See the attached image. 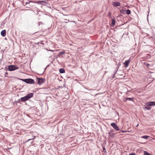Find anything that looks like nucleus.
<instances>
[{
    "instance_id": "473e14b6",
    "label": "nucleus",
    "mask_w": 155,
    "mask_h": 155,
    "mask_svg": "<svg viewBox=\"0 0 155 155\" xmlns=\"http://www.w3.org/2000/svg\"><path fill=\"white\" fill-rule=\"evenodd\" d=\"M147 65L148 66H149L150 65L149 64H147Z\"/></svg>"
},
{
    "instance_id": "ea45409f",
    "label": "nucleus",
    "mask_w": 155,
    "mask_h": 155,
    "mask_svg": "<svg viewBox=\"0 0 155 155\" xmlns=\"http://www.w3.org/2000/svg\"><path fill=\"white\" fill-rule=\"evenodd\" d=\"M1 81V79H0V81Z\"/></svg>"
},
{
    "instance_id": "9d476101",
    "label": "nucleus",
    "mask_w": 155,
    "mask_h": 155,
    "mask_svg": "<svg viewBox=\"0 0 155 155\" xmlns=\"http://www.w3.org/2000/svg\"><path fill=\"white\" fill-rule=\"evenodd\" d=\"M112 5L114 7H117L120 5V3L119 2H113L112 3Z\"/></svg>"
},
{
    "instance_id": "cd10ccee",
    "label": "nucleus",
    "mask_w": 155,
    "mask_h": 155,
    "mask_svg": "<svg viewBox=\"0 0 155 155\" xmlns=\"http://www.w3.org/2000/svg\"><path fill=\"white\" fill-rule=\"evenodd\" d=\"M129 155H136V154L135 153H132L129 154Z\"/></svg>"
},
{
    "instance_id": "7ed1b4c3",
    "label": "nucleus",
    "mask_w": 155,
    "mask_h": 155,
    "mask_svg": "<svg viewBox=\"0 0 155 155\" xmlns=\"http://www.w3.org/2000/svg\"><path fill=\"white\" fill-rule=\"evenodd\" d=\"M19 68L15 65H10L8 67V70L9 71H13L18 69Z\"/></svg>"
},
{
    "instance_id": "5701e85b",
    "label": "nucleus",
    "mask_w": 155,
    "mask_h": 155,
    "mask_svg": "<svg viewBox=\"0 0 155 155\" xmlns=\"http://www.w3.org/2000/svg\"><path fill=\"white\" fill-rule=\"evenodd\" d=\"M103 151L104 152L106 153V152H107L105 148L104 147H103Z\"/></svg>"
},
{
    "instance_id": "a878e982",
    "label": "nucleus",
    "mask_w": 155,
    "mask_h": 155,
    "mask_svg": "<svg viewBox=\"0 0 155 155\" xmlns=\"http://www.w3.org/2000/svg\"><path fill=\"white\" fill-rule=\"evenodd\" d=\"M38 25L39 26L40 25H42L43 24V23L42 22H38Z\"/></svg>"
},
{
    "instance_id": "1a4fd4ad",
    "label": "nucleus",
    "mask_w": 155,
    "mask_h": 155,
    "mask_svg": "<svg viewBox=\"0 0 155 155\" xmlns=\"http://www.w3.org/2000/svg\"><path fill=\"white\" fill-rule=\"evenodd\" d=\"M130 59L129 60L126 61L124 63V67L125 68L127 67H128L129 64L130 62Z\"/></svg>"
},
{
    "instance_id": "7c9ffc66",
    "label": "nucleus",
    "mask_w": 155,
    "mask_h": 155,
    "mask_svg": "<svg viewBox=\"0 0 155 155\" xmlns=\"http://www.w3.org/2000/svg\"><path fill=\"white\" fill-rule=\"evenodd\" d=\"M26 116L27 117H29V114H26Z\"/></svg>"
},
{
    "instance_id": "412c9836",
    "label": "nucleus",
    "mask_w": 155,
    "mask_h": 155,
    "mask_svg": "<svg viewBox=\"0 0 155 155\" xmlns=\"http://www.w3.org/2000/svg\"><path fill=\"white\" fill-rule=\"evenodd\" d=\"M150 137L149 136L145 135V136H142L141 137V138H144L145 139H147L148 138V137Z\"/></svg>"
},
{
    "instance_id": "4c0bfd02",
    "label": "nucleus",
    "mask_w": 155,
    "mask_h": 155,
    "mask_svg": "<svg viewBox=\"0 0 155 155\" xmlns=\"http://www.w3.org/2000/svg\"><path fill=\"white\" fill-rule=\"evenodd\" d=\"M50 51H53L52 50H50Z\"/></svg>"
},
{
    "instance_id": "c9c22d12",
    "label": "nucleus",
    "mask_w": 155,
    "mask_h": 155,
    "mask_svg": "<svg viewBox=\"0 0 155 155\" xmlns=\"http://www.w3.org/2000/svg\"><path fill=\"white\" fill-rule=\"evenodd\" d=\"M33 142V141H32L31 142V143H32Z\"/></svg>"
},
{
    "instance_id": "f3484780",
    "label": "nucleus",
    "mask_w": 155,
    "mask_h": 155,
    "mask_svg": "<svg viewBox=\"0 0 155 155\" xmlns=\"http://www.w3.org/2000/svg\"><path fill=\"white\" fill-rule=\"evenodd\" d=\"M21 100H20V99H18V101H15L14 102V103H15L17 105V103H19L20 104L21 103Z\"/></svg>"
},
{
    "instance_id": "c85d7f7f",
    "label": "nucleus",
    "mask_w": 155,
    "mask_h": 155,
    "mask_svg": "<svg viewBox=\"0 0 155 155\" xmlns=\"http://www.w3.org/2000/svg\"><path fill=\"white\" fill-rule=\"evenodd\" d=\"M121 131L122 132V133H125V132H126V131H123V130H121Z\"/></svg>"
},
{
    "instance_id": "b1692460",
    "label": "nucleus",
    "mask_w": 155,
    "mask_h": 155,
    "mask_svg": "<svg viewBox=\"0 0 155 155\" xmlns=\"http://www.w3.org/2000/svg\"><path fill=\"white\" fill-rule=\"evenodd\" d=\"M65 53L64 51H61L59 53V55H61L64 54Z\"/></svg>"
},
{
    "instance_id": "a211bd4d",
    "label": "nucleus",
    "mask_w": 155,
    "mask_h": 155,
    "mask_svg": "<svg viewBox=\"0 0 155 155\" xmlns=\"http://www.w3.org/2000/svg\"><path fill=\"white\" fill-rule=\"evenodd\" d=\"M120 13L122 14H125L126 13V10L125 9H122L120 11Z\"/></svg>"
},
{
    "instance_id": "2f4dec72",
    "label": "nucleus",
    "mask_w": 155,
    "mask_h": 155,
    "mask_svg": "<svg viewBox=\"0 0 155 155\" xmlns=\"http://www.w3.org/2000/svg\"><path fill=\"white\" fill-rule=\"evenodd\" d=\"M20 80H22V81H24V80H25V79H20Z\"/></svg>"
},
{
    "instance_id": "f257e3e1",
    "label": "nucleus",
    "mask_w": 155,
    "mask_h": 155,
    "mask_svg": "<svg viewBox=\"0 0 155 155\" xmlns=\"http://www.w3.org/2000/svg\"><path fill=\"white\" fill-rule=\"evenodd\" d=\"M155 106V101H150L145 103V105L143 107V109L145 110H150L151 106Z\"/></svg>"
},
{
    "instance_id": "aec40b11",
    "label": "nucleus",
    "mask_w": 155,
    "mask_h": 155,
    "mask_svg": "<svg viewBox=\"0 0 155 155\" xmlns=\"http://www.w3.org/2000/svg\"><path fill=\"white\" fill-rule=\"evenodd\" d=\"M133 98H127L126 99V101H133Z\"/></svg>"
},
{
    "instance_id": "bb28decb",
    "label": "nucleus",
    "mask_w": 155,
    "mask_h": 155,
    "mask_svg": "<svg viewBox=\"0 0 155 155\" xmlns=\"http://www.w3.org/2000/svg\"><path fill=\"white\" fill-rule=\"evenodd\" d=\"M65 20L66 21L65 22L66 23H67L69 22V20L68 19H65Z\"/></svg>"
},
{
    "instance_id": "6e6552de",
    "label": "nucleus",
    "mask_w": 155,
    "mask_h": 155,
    "mask_svg": "<svg viewBox=\"0 0 155 155\" xmlns=\"http://www.w3.org/2000/svg\"><path fill=\"white\" fill-rule=\"evenodd\" d=\"M110 125L113 128L116 130H119V129L118 126L115 123H113L111 124Z\"/></svg>"
},
{
    "instance_id": "e433bc0d",
    "label": "nucleus",
    "mask_w": 155,
    "mask_h": 155,
    "mask_svg": "<svg viewBox=\"0 0 155 155\" xmlns=\"http://www.w3.org/2000/svg\"><path fill=\"white\" fill-rule=\"evenodd\" d=\"M71 22H74V21H71Z\"/></svg>"
},
{
    "instance_id": "4468645a",
    "label": "nucleus",
    "mask_w": 155,
    "mask_h": 155,
    "mask_svg": "<svg viewBox=\"0 0 155 155\" xmlns=\"http://www.w3.org/2000/svg\"><path fill=\"white\" fill-rule=\"evenodd\" d=\"M35 137V136H32L31 137H30V138L28 140L26 141V142H28L34 139Z\"/></svg>"
},
{
    "instance_id": "39448f33",
    "label": "nucleus",
    "mask_w": 155,
    "mask_h": 155,
    "mask_svg": "<svg viewBox=\"0 0 155 155\" xmlns=\"http://www.w3.org/2000/svg\"><path fill=\"white\" fill-rule=\"evenodd\" d=\"M36 81L38 82V84L39 85H41L45 82V79L43 78L37 77L36 78Z\"/></svg>"
},
{
    "instance_id": "393cba45",
    "label": "nucleus",
    "mask_w": 155,
    "mask_h": 155,
    "mask_svg": "<svg viewBox=\"0 0 155 155\" xmlns=\"http://www.w3.org/2000/svg\"><path fill=\"white\" fill-rule=\"evenodd\" d=\"M114 130L113 129L111 130L109 132H110L111 133H114Z\"/></svg>"
},
{
    "instance_id": "58836bf2",
    "label": "nucleus",
    "mask_w": 155,
    "mask_h": 155,
    "mask_svg": "<svg viewBox=\"0 0 155 155\" xmlns=\"http://www.w3.org/2000/svg\"><path fill=\"white\" fill-rule=\"evenodd\" d=\"M138 125V124H137V126Z\"/></svg>"
},
{
    "instance_id": "f03ea898",
    "label": "nucleus",
    "mask_w": 155,
    "mask_h": 155,
    "mask_svg": "<svg viewBox=\"0 0 155 155\" xmlns=\"http://www.w3.org/2000/svg\"><path fill=\"white\" fill-rule=\"evenodd\" d=\"M34 95V93H32L28 94L26 95L24 97H21L20 98V100L21 102H25V101L28 100L30 98L32 97Z\"/></svg>"
},
{
    "instance_id": "c756f323",
    "label": "nucleus",
    "mask_w": 155,
    "mask_h": 155,
    "mask_svg": "<svg viewBox=\"0 0 155 155\" xmlns=\"http://www.w3.org/2000/svg\"><path fill=\"white\" fill-rule=\"evenodd\" d=\"M115 74H114V75H113V76H112V78H115Z\"/></svg>"
},
{
    "instance_id": "0eeeda50",
    "label": "nucleus",
    "mask_w": 155,
    "mask_h": 155,
    "mask_svg": "<svg viewBox=\"0 0 155 155\" xmlns=\"http://www.w3.org/2000/svg\"><path fill=\"white\" fill-rule=\"evenodd\" d=\"M35 3H36L38 4H41L44 5H48V3L44 1H37L35 2Z\"/></svg>"
},
{
    "instance_id": "20e7f679",
    "label": "nucleus",
    "mask_w": 155,
    "mask_h": 155,
    "mask_svg": "<svg viewBox=\"0 0 155 155\" xmlns=\"http://www.w3.org/2000/svg\"><path fill=\"white\" fill-rule=\"evenodd\" d=\"M35 2H33L31 1H28L25 3V4L24 2H22V5H26V7L28 8H31L33 6L32 3H35Z\"/></svg>"
},
{
    "instance_id": "72a5a7b5",
    "label": "nucleus",
    "mask_w": 155,
    "mask_h": 155,
    "mask_svg": "<svg viewBox=\"0 0 155 155\" xmlns=\"http://www.w3.org/2000/svg\"><path fill=\"white\" fill-rule=\"evenodd\" d=\"M8 74V73H7V72H6V73H5V74Z\"/></svg>"
},
{
    "instance_id": "423d86ee",
    "label": "nucleus",
    "mask_w": 155,
    "mask_h": 155,
    "mask_svg": "<svg viewBox=\"0 0 155 155\" xmlns=\"http://www.w3.org/2000/svg\"><path fill=\"white\" fill-rule=\"evenodd\" d=\"M24 82L30 84H34L35 83L34 80L31 78H27L25 79Z\"/></svg>"
},
{
    "instance_id": "ddd939ff",
    "label": "nucleus",
    "mask_w": 155,
    "mask_h": 155,
    "mask_svg": "<svg viewBox=\"0 0 155 155\" xmlns=\"http://www.w3.org/2000/svg\"><path fill=\"white\" fill-rule=\"evenodd\" d=\"M108 134L109 135V137H110L111 138L113 137L115 134V133H111L110 132H108Z\"/></svg>"
},
{
    "instance_id": "dca6fc26",
    "label": "nucleus",
    "mask_w": 155,
    "mask_h": 155,
    "mask_svg": "<svg viewBox=\"0 0 155 155\" xmlns=\"http://www.w3.org/2000/svg\"><path fill=\"white\" fill-rule=\"evenodd\" d=\"M59 71L60 73H63L65 72V70L64 69L61 68L59 69Z\"/></svg>"
},
{
    "instance_id": "2eb2a0df",
    "label": "nucleus",
    "mask_w": 155,
    "mask_h": 155,
    "mask_svg": "<svg viewBox=\"0 0 155 155\" xmlns=\"http://www.w3.org/2000/svg\"><path fill=\"white\" fill-rule=\"evenodd\" d=\"M115 21L114 19H113L111 21V26H114L115 25Z\"/></svg>"
},
{
    "instance_id": "4be33fe9",
    "label": "nucleus",
    "mask_w": 155,
    "mask_h": 155,
    "mask_svg": "<svg viewBox=\"0 0 155 155\" xmlns=\"http://www.w3.org/2000/svg\"><path fill=\"white\" fill-rule=\"evenodd\" d=\"M144 153L145 155H151L149 153L146 151H144Z\"/></svg>"
},
{
    "instance_id": "f8f14e48",
    "label": "nucleus",
    "mask_w": 155,
    "mask_h": 155,
    "mask_svg": "<svg viewBox=\"0 0 155 155\" xmlns=\"http://www.w3.org/2000/svg\"><path fill=\"white\" fill-rule=\"evenodd\" d=\"M1 35L3 37H5L6 35V30H2L1 32Z\"/></svg>"
},
{
    "instance_id": "f704fd0d",
    "label": "nucleus",
    "mask_w": 155,
    "mask_h": 155,
    "mask_svg": "<svg viewBox=\"0 0 155 155\" xmlns=\"http://www.w3.org/2000/svg\"><path fill=\"white\" fill-rule=\"evenodd\" d=\"M5 39H6H6H7V38H5Z\"/></svg>"
},
{
    "instance_id": "6ab92c4d",
    "label": "nucleus",
    "mask_w": 155,
    "mask_h": 155,
    "mask_svg": "<svg viewBox=\"0 0 155 155\" xmlns=\"http://www.w3.org/2000/svg\"><path fill=\"white\" fill-rule=\"evenodd\" d=\"M126 13L127 15H129L131 13V11L129 9L126 10Z\"/></svg>"
},
{
    "instance_id": "9b49d317",
    "label": "nucleus",
    "mask_w": 155,
    "mask_h": 155,
    "mask_svg": "<svg viewBox=\"0 0 155 155\" xmlns=\"http://www.w3.org/2000/svg\"><path fill=\"white\" fill-rule=\"evenodd\" d=\"M120 65V64H119L117 65V67L116 68H115V69L114 70V74H117V71L118 68L119 67V66Z\"/></svg>"
}]
</instances>
